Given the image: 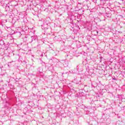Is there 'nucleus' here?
Listing matches in <instances>:
<instances>
[{"instance_id":"1","label":"nucleus","mask_w":125,"mask_h":125,"mask_svg":"<svg viewBox=\"0 0 125 125\" xmlns=\"http://www.w3.org/2000/svg\"><path fill=\"white\" fill-rule=\"evenodd\" d=\"M18 20H19V17L18 16H15V17L13 18L12 22H15L16 21H18Z\"/></svg>"},{"instance_id":"2","label":"nucleus","mask_w":125,"mask_h":125,"mask_svg":"<svg viewBox=\"0 0 125 125\" xmlns=\"http://www.w3.org/2000/svg\"><path fill=\"white\" fill-rule=\"evenodd\" d=\"M79 30H80L79 26H76V28L73 29V32L75 33V34H77L78 32H79Z\"/></svg>"},{"instance_id":"3","label":"nucleus","mask_w":125,"mask_h":125,"mask_svg":"<svg viewBox=\"0 0 125 125\" xmlns=\"http://www.w3.org/2000/svg\"><path fill=\"white\" fill-rule=\"evenodd\" d=\"M0 45H4V41L3 40L0 41Z\"/></svg>"},{"instance_id":"4","label":"nucleus","mask_w":125,"mask_h":125,"mask_svg":"<svg viewBox=\"0 0 125 125\" xmlns=\"http://www.w3.org/2000/svg\"><path fill=\"white\" fill-rule=\"evenodd\" d=\"M68 62L67 61H65L63 63V65L64 66H65V67H68Z\"/></svg>"},{"instance_id":"5","label":"nucleus","mask_w":125,"mask_h":125,"mask_svg":"<svg viewBox=\"0 0 125 125\" xmlns=\"http://www.w3.org/2000/svg\"><path fill=\"white\" fill-rule=\"evenodd\" d=\"M19 37H21V36H22V34H21V32H18Z\"/></svg>"},{"instance_id":"6","label":"nucleus","mask_w":125,"mask_h":125,"mask_svg":"<svg viewBox=\"0 0 125 125\" xmlns=\"http://www.w3.org/2000/svg\"><path fill=\"white\" fill-rule=\"evenodd\" d=\"M113 80H114V81H116V80H117V79H116V78H113Z\"/></svg>"},{"instance_id":"7","label":"nucleus","mask_w":125,"mask_h":125,"mask_svg":"<svg viewBox=\"0 0 125 125\" xmlns=\"http://www.w3.org/2000/svg\"><path fill=\"white\" fill-rule=\"evenodd\" d=\"M79 4H82V3H79Z\"/></svg>"},{"instance_id":"8","label":"nucleus","mask_w":125,"mask_h":125,"mask_svg":"<svg viewBox=\"0 0 125 125\" xmlns=\"http://www.w3.org/2000/svg\"><path fill=\"white\" fill-rule=\"evenodd\" d=\"M16 33H18V32H16Z\"/></svg>"}]
</instances>
